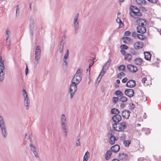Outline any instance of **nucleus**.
I'll return each instance as SVG.
<instances>
[{
    "mask_svg": "<svg viewBox=\"0 0 161 161\" xmlns=\"http://www.w3.org/2000/svg\"><path fill=\"white\" fill-rule=\"evenodd\" d=\"M30 146L31 151L33 152L36 158H38V155L37 152L36 151V148L34 145L31 144H30Z\"/></svg>",
    "mask_w": 161,
    "mask_h": 161,
    "instance_id": "a211bd4d",
    "label": "nucleus"
},
{
    "mask_svg": "<svg viewBox=\"0 0 161 161\" xmlns=\"http://www.w3.org/2000/svg\"><path fill=\"white\" fill-rule=\"evenodd\" d=\"M117 23L119 24V26L117 28V30H118L119 28H122L123 27L124 24L122 21H121L120 18L118 17L117 19L116 20Z\"/></svg>",
    "mask_w": 161,
    "mask_h": 161,
    "instance_id": "b1692460",
    "label": "nucleus"
},
{
    "mask_svg": "<svg viewBox=\"0 0 161 161\" xmlns=\"http://www.w3.org/2000/svg\"><path fill=\"white\" fill-rule=\"evenodd\" d=\"M127 68L129 71L133 73H136L137 70V67L132 64H128L127 66Z\"/></svg>",
    "mask_w": 161,
    "mask_h": 161,
    "instance_id": "9b49d317",
    "label": "nucleus"
},
{
    "mask_svg": "<svg viewBox=\"0 0 161 161\" xmlns=\"http://www.w3.org/2000/svg\"><path fill=\"white\" fill-rule=\"evenodd\" d=\"M137 32L140 34H144L146 32V29L145 26L138 25L136 27Z\"/></svg>",
    "mask_w": 161,
    "mask_h": 161,
    "instance_id": "6e6552de",
    "label": "nucleus"
},
{
    "mask_svg": "<svg viewBox=\"0 0 161 161\" xmlns=\"http://www.w3.org/2000/svg\"><path fill=\"white\" fill-rule=\"evenodd\" d=\"M16 16L17 17L19 14V8L18 5L16 6Z\"/></svg>",
    "mask_w": 161,
    "mask_h": 161,
    "instance_id": "ea45409f",
    "label": "nucleus"
},
{
    "mask_svg": "<svg viewBox=\"0 0 161 161\" xmlns=\"http://www.w3.org/2000/svg\"><path fill=\"white\" fill-rule=\"evenodd\" d=\"M127 80H128V79H127V78L125 77L122 79V81L123 83H125L127 81Z\"/></svg>",
    "mask_w": 161,
    "mask_h": 161,
    "instance_id": "680f3d73",
    "label": "nucleus"
},
{
    "mask_svg": "<svg viewBox=\"0 0 161 161\" xmlns=\"http://www.w3.org/2000/svg\"><path fill=\"white\" fill-rule=\"evenodd\" d=\"M82 77V76H77L76 77L74 76L72 80V84H73V83L74 84V82L77 84H79L81 81Z\"/></svg>",
    "mask_w": 161,
    "mask_h": 161,
    "instance_id": "dca6fc26",
    "label": "nucleus"
},
{
    "mask_svg": "<svg viewBox=\"0 0 161 161\" xmlns=\"http://www.w3.org/2000/svg\"><path fill=\"white\" fill-rule=\"evenodd\" d=\"M111 61V59L110 58H109L107 63L104 65L103 66L104 67H105V70H106L108 69Z\"/></svg>",
    "mask_w": 161,
    "mask_h": 161,
    "instance_id": "cd10ccee",
    "label": "nucleus"
},
{
    "mask_svg": "<svg viewBox=\"0 0 161 161\" xmlns=\"http://www.w3.org/2000/svg\"><path fill=\"white\" fill-rule=\"evenodd\" d=\"M33 25V24H32V25L31 24H30V33L31 36H33V31L31 30L32 26Z\"/></svg>",
    "mask_w": 161,
    "mask_h": 161,
    "instance_id": "603ef678",
    "label": "nucleus"
},
{
    "mask_svg": "<svg viewBox=\"0 0 161 161\" xmlns=\"http://www.w3.org/2000/svg\"><path fill=\"white\" fill-rule=\"evenodd\" d=\"M127 100V98L125 96H121L119 99V101L122 102H126Z\"/></svg>",
    "mask_w": 161,
    "mask_h": 161,
    "instance_id": "f704fd0d",
    "label": "nucleus"
},
{
    "mask_svg": "<svg viewBox=\"0 0 161 161\" xmlns=\"http://www.w3.org/2000/svg\"><path fill=\"white\" fill-rule=\"evenodd\" d=\"M142 34H141V40H143L146 39L147 38V36L144 35H142Z\"/></svg>",
    "mask_w": 161,
    "mask_h": 161,
    "instance_id": "13d9d810",
    "label": "nucleus"
},
{
    "mask_svg": "<svg viewBox=\"0 0 161 161\" xmlns=\"http://www.w3.org/2000/svg\"><path fill=\"white\" fill-rule=\"evenodd\" d=\"M23 92L24 98L25 105L26 107V109L28 110L30 104V101L27 92L24 89H23Z\"/></svg>",
    "mask_w": 161,
    "mask_h": 161,
    "instance_id": "423d86ee",
    "label": "nucleus"
},
{
    "mask_svg": "<svg viewBox=\"0 0 161 161\" xmlns=\"http://www.w3.org/2000/svg\"><path fill=\"white\" fill-rule=\"evenodd\" d=\"M76 73H77V74H78V75H82V74L81 72L80 69H79L76 72Z\"/></svg>",
    "mask_w": 161,
    "mask_h": 161,
    "instance_id": "774afa93",
    "label": "nucleus"
},
{
    "mask_svg": "<svg viewBox=\"0 0 161 161\" xmlns=\"http://www.w3.org/2000/svg\"><path fill=\"white\" fill-rule=\"evenodd\" d=\"M112 152L111 150H108L106 152V153L105 154V159L108 160L111 158V156L112 154Z\"/></svg>",
    "mask_w": 161,
    "mask_h": 161,
    "instance_id": "6ab92c4d",
    "label": "nucleus"
},
{
    "mask_svg": "<svg viewBox=\"0 0 161 161\" xmlns=\"http://www.w3.org/2000/svg\"><path fill=\"white\" fill-rule=\"evenodd\" d=\"M74 26L75 28V33H77L78 31L79 23L78 20H74Z\"/></svg>",
    "mask_w": 161,
    "mask_h": 161,
    "instance_id": "5701e85b",
    "label": "nucleus"
},
{
    "mask_svg": "<svg viewBox=\"0 0 161 161\" xmlns=\"http://www.w3.org/2000/svg\"><path fill=\"white\" fill-rule=\"evenodd\" d=\"M80 133L76 138V141H80Z\"/></svg>",
    "mask_w": 161,
    "mask_h": 161,
    "instance_id": "052dcab7",
    "label": "nucleus"
},
{
    "mask_svg": "<svg viewBox=\"0 0 161 161\" xmlns=\"http://www.w3.org/2000/svg\"><path fill=\"white\" fill-rule=\"evenodd\" d=\"M104 72H100L99 75V76L100 77V79H99V80L98 81V83H99L102 77L104 75Z\"/></svg>",
    "mask_w": 161,
    "mask_h": 161,
    "instance_id": "3c124183",
    "label": "nucleus"
},
{
    "mask_svg": "<svg viewBox=\"0 0 161 161\" xmlns=\"http://www.w3.org/2000/svg\"><path fill=\"white\" fill-rule=\"evenodd\" d=\"M114 94L115 95L118 97L121 96L123 95V92L119 90L116 91L114 92Z\"/></svg>",
    "mask_w": 161,
    "mask_h": 161,
    "instance_id": "7c9ffc66",
    "label": "nucleus"
},
{
    "mask_svg": "<svg viewBox=\"0 0 161 161\" xmlns=\"http://www.w3.org/2000/svg\"><path fill=\"white\" fill-rule=\"evenodd\" d=\"M40 52H35V59L36 60V61L35 62L34 64L36 65L39 63L38 59L40 58Z\"/></svg>",
    "mask_w": 161,
    "mask_h": 161,
    "instance_id": "412c9836",
    "label": "nucleus"
},
{
    "mask_svg": "<svg viewBox=\"0 0 161 161\" xmlns=\"http://www.w3.org/2000/svg\"><path fill=\"white\" fill-rule=\"evenodd\" d=\"M129 107L130 110H133L135 108V105L132 103H130L129 104Z\"/></svg>",
    "mask_w": 161,
    "mask_h": 161,
    "instance_id": "79ce46f5",
    "label": "nucleus"
},
{
    "mask_svg": "<svg viewBox=\"0 0 161 161\" xmlns=\"http://www.w3.org/2000/svg\"><path fill=\"white\" fill-rule=\"evenodd\" d=\"M122 117L121 115L119 114H115L112 118V120L114 122L112 124V126L113 129H115V126H117L118 123L121 120Z\"/></svg>",
    "mask_w": 161,
    "mask_h": 161,
    "instance_id": "7ed1b4c3",
    "label": "nucleus"
},
{
    "mask_svg": "<svg viewBox=\"0 0 161 161\" xmlns=\"http://www.w3.org/2000/svg\"><path fill=\"white\" fill-rule=\"evenodd\" d=\"M136 85L135 80H129L126 83V86L130 88H133Z\"/></svg>",
    "mask_w": 161,
    "mask_h": 161,
    "instance_id": "4468645a",
    "label": "nucleus"
},
{
    "mask_svg": "<svg viewBox=\"0 0 161 161\" xmlns=\"http://www.w3.org/2000/svg\"><path fill=\"white\" fill-rule=\"evenodd\" d=\"M0 129L2 134L4 137L7 136L6 126L3 117L0 115Z\"/></svg>",
    "mask_w": 161,
    "mask_h": 161,
    "instance_id": "f257e3e1",
    "label": "nucleus"
},
{
    "mask_svg": "<svg viewBox=\"0 0 161 161\" xmlns=\"http://www.w3.org/2000/svg\"><path fill=\"white\" fill-rule=\"evenodd\" d=\"M79 13H78L76 14L75 16L74 20H78V17L79 16Z\"/></svg>",
    "mask_w": 161,
    "mask_h": 161,
    "instance_id": "69168bd1",
    "label": "nucleus"
},
{
    "mask_svg": "<svg viewBox=\"0 0 161 161\" xmlns=\"http://www.w3.org/2000/svg\"><path fill=\"white\" fill-rule=\"evenodd\" d=\"M122 39H125L126 41L128 42L129 43L131 41V38L128 37L126 36V37H123Z\"/></svg>",
    "mask_w": 161,
    "mask_h": 161,
    "instance_id": "8fccbe9b",
    "label": "nucleus"
},
{
    "mask_svg": "<svg viewBox=\"0 0 161 161\" xmlns=\"http://www.w3.org/2000/svg\"><path fill=\"white\" fill-rule=\"evenodd\" d=\"M78 84L74 82V84H72V80H71V83L70 85L69 92L70 93V98L72 99L75 94V92L76 91L77 86V85Z\"/></svg>",
    "mask_w": 161,
    "mask_h": 161,
    "instance_id": "20e7f679",
    "label": "nucleus"
},
{
    "mask_svg": "<svg viewBox=\"0 0 161 161\" xmlns=\"http://www.w3.org/2000/svg\"><path fill=\"white\" fill-rule=\"evenodd\" d=\"M136 2L139 5H145L147 2L145 0H136Z\"/></svg>",
    "mask_w": 161,
    "mask_h": 161,
    "instance_id": "72a5a7b5",
    "label": "nucleus"
},
{
    "mask_svg": "<svg viewBox=\"0 0 161 161\" xmlns=\"http://www.w3.org/2000/svg\"><path fill=\"white\" fill-rule=\"evenodd\" d=\"M118 129H117V126H115V129H114L115 131H124V130L127 128V125L125 122L122 121L121 123H118L117 124Z\"/></svg>",
    "mask_w": 161,
    "mask_h": 161,
    "instance_id": "39448f33",
    "label": "nucleus"
},
{
    "mask_svg": "<svg viewBox=\"0 0 161 161\" xmlns=\"http://www.w3.org/2000/svg\"><path fill=\"white\" fill-rule=\"evenodd\" d=\"M123 143L125 147H129L130 144L131 143V140H124L123 141Z\"/></svg>",
    "mask_w": 161,
    "mask_h": 161,
    "instance_id": "2f4dec72",
    "label": "nucleus"
},
{
    "mask_svg": "<svg viewBox=\"0 0 161 161\" xmlns=\"http://www.w3.org/2000/svg\"><path fill=\"white\" fill-rule=\"evenodd\" d=\"M119 158L121 160L125 161L128 160V155L124 153H119Z\"/></svg>",
    "mask_w": 161,
    "mask_h": 161,
    "instance_id": "2eb2a0df",
    "label": "nucleus"
},
{
    "mask_svg": "<svg viewBox=\"0 0 161 161\" xmlns=\"http://www.w3.org/2000/svg\"><path fill=\"white\" fill-rule=\"evenodd\" d=\"M143 47V43L142 42H137L134 44V47L136 49H140L142 48Z\"/></svg>",
    "mask_w": 161,
    "mask_h": 161,
    "instance_id": "ddd939ff",
    "label": "nucleus"
},
{
    "mask_svg": "<svg viewBox=\"0 0 161 161\" xmlns=\"http://www.w3.org/2000/svg\"><path fill=\"white\" fill-rule=\"evenodd\" d=\"M69 55V50L68 49H67L66 52L64 55L63 59H67L68 58Z\"/></svg>",
    "mask_w": 161,
    "mask_h": 161,
    "instance_id": "58836bf2",
    "label": "nucleus"
},
{
    "mask_svg": "<svg viewBox=\"0 0 161 161\" xmlns=\"http://www.w3.org/2000/svg\"><path fill=\"white\" fill-rule=\"evenodd\" d=\"M131 34V32L129 31H127L125 32L124 35L126 36H129Z\"/></svg>",
    "mask_w": 161,
    "mask_h": 161,
    "instance_id": "6e6d98bb",
    "label": "nucleus"
},
{
    "mask_svg": "<svg viewBox=\"0 0 161 161\" xmlns=\"http://www.w3.org/2000/svg\"><path fill=\"white\" fill-rule=\"evenodd\" d=\"M140 9L137 8V7L134 6L133 5H131L130 6L129 9L130 11L134 10H138Z\"/></svg>",
    "mask_w": 161,
    "mask_h": 161,
    "instance_id": "c9c22d12",
    "label": "nucleus"
},
{
    "mask_svg": "<svg viewBox=\"0 0 161 161\" xmlns=\"http://www.w3.org/2000/svg\"><path fill=\"white\" fill-rule=\"evenodd\" d=\"M119 100V98L118 97H114L112 99V101L114 103L116 104Z\"/></svg>",
    "mask_w": 161,
    "mask_h": 161,
    "instance_id": "4c0bfd02",
    "label": "nucleus"
},
{
    "mask_svg": "<svg viewBox=\"0 0 161 161\" xmlns=\"http://www.w3.org/2000/svg\"><path fill=\"white\" fill-rule=\"evenodd\" d=\"M5 36L6 37V41L8 42V40L10 36V32L8 30H7L5 32Z\"/></svg>",
    "mask_w": 161,
    "mask_h": 161,
    "instance_id": "c85d7f7f",
    "label": "nucleus"
},
{
    "mask_svg": "<svg viewBox=\"0 0 161 161\" xmlns=\"http://www.w3.org/2000/svg\"><path fill=\"white\" fill-rule=\"evenodd\" d=\"M66 38V36H64V37H62V39H60V42L59 43V44H61H61H64L65 43V40Z\"/></svg>",
    "mask_w": 161,
    "mask_h": 161,
    "instance_id": "de8ad7c7",
    "label": "nucleus"
},
{
    "mask_svg": "<svg viewBox=\"0 0 161 161\" xmlns=\"http://www.w3.org/2000/svg\"><path fill=\"white\" fill-rule=\"evenodd\" d=\"M140 10H141L140 9H139L138 10H137L138 12V13L137 14V16H142V13L141 12H140Z\"/></svg>",
    "mask_w": 161,
    "mask_h": 161,
    "instance_id": "e2e57ef3",
    "label": "nucleus"
},
{
    "mask_svg": "<svg viewBox=\"0 0 161 161\" xmlns=\"http://www.w3.org/2000/svg\"><path fill=\"white\" fill-rule=\"evenodd\" d=\"M124 93L125 95L130 98L134 96V91L132 89H126Z\"/></svg>",
    "mask_w": 161,
    "mask_h": 161,
    "instance_id": "0eeeda50",
    "label": "nucleus"
},
{
    "mask_svg": "<svg viewBox=\"0 0 161 161\" xmlns=\"http://www.w3.org/2000/svg\"><path fill=\"white\" fill-rule=\"evenodd\" d=\"M141 11L142 12H146L147 11V10L144 7H142L141 8Z\"/></svg>",
    "mask_w": 161,
    "mask_h": 161,
    "instance_id": "338daca9",
    "label": "nucleus"
},
{
    "mask_svg": "<svg viewBox=\"0 0 161 161\" xmlns=\"http://www.w3.org/2000/svg\"><path fill=\"white\" fill-rule=\"evenodd\" d=\"M134 62L136 64L140 65L143 63L142 59L140 58H136L134 60Z\"/></svg>",
    "mask_w": 161,
    "mask_h": 161,
    "instance_id": "4be33fe9",
    "label": "nucleus"
},
{
    "mask_svg": "<svg viewBox=\"0 0 161 161\" xmlns=\"http://www.w3.org/2000/svg\"><path fill=\"white\" fill-rule=\"evenodd\" d=\"M64 44H62L61 43V44H59V51L60 53H61L63 51L64 47Z\"/></svg>",
    "mask_w": 161,
    "mask_h": 161,
    "instance_id": "a19ab883",
    "label": "nucleus"
},
{
    "mask_svg": "<svg viewBox=\"0 0 161 161\" xmlns=\"http://www.w3.org/2000/svg\"><path fill=\"white\" fill-rule=\"evenodd\" d=\"M120 113L119 110L117 108H113L111 109V114H119Z\"/></svg>",
    "mask_w": 161,
    "mask_h": 161,
    "instance_id": "a878e982",
    "label": "nucleus"
},
{
    "mask_svg": "<svg viewBox=\"0 0 161 161\" xmlns=\"http://www.w3.org/2000/svg\"><path fill=\"white\" fill-rule=\"evenodd\" d=\"M25 74L26 75H27L29 72V69L27 66H26V67L25 69Z\"/></svg>",
    "mask_w": 161,
    "mask_h": 161,
    "instance_id": "0e129e2a",
    "label": "nucleus"
},
{
    "mask_svg": "<svg viewBox=\"0 0 161 161\" xmlns=\"http://www.w3.org/2000/svg\"><path fill=\"white\" fill-rule=\"evenodd\" d=\"M125 74L123 72H121L119 73L117 75V78L119 79H122V76L123 75L124 76H125Z\"/></svg>",
    "mask_w": 161,
    "mask_h": 161,
    "instance_id": "37998d69",
    "label": "nucleus"
},
{
    "mask_svg": "<svg viewBox=\"0 0 161 161\" xmlns=\"http://www.w3.org/2000/svg\"><path fill=\"white\" fill-rule=\"evenodd\" d=\"M109 134L110 135V136H111V137H112V138H113V139L114 140V141L115 142V141L117 140L118 139V138L117 136H114L112 133H109Z\"/></svg>",
    "mask_w": 161,
    "mask_h": 161,
    "instance_id": "49530a36",
    "label": "nucleus"
},
{
    "mask_svg": "<svg viewBox=\"0 0 161 161\" xmlns=\"http://www.w3.org/2000/svg\"><path fill=\"white\" fill-rule=\"evenodd\" d=\"M66 121V118L65 115L64 114H62L61 115V122L62 129L64 130H66L67 126L65 123Z\"/></svg>",
    "mask_w": 161,
    "mask_h": 161,
    "instance_id": "9d476101",
    "label": "nucleus"
},
{
    "mask_svg": "<svg viewBox=\"0 0 161 161\" xmlns=\"http://www.w3.org/2000/svg\"><path fill=\"white\" fill-rule=\"evenodd\" d=\"M118 69L119 70H122L124 72L126 71L125 66L123 64L120 65L118 66Z\"/></svg>",
    "mask_w": 161,
    "mask_h": 161,
    "instance_id": "c756f323",
    "label": "nucleus"
},
{
    "mask_svg": "<svg viewBox=\"0 0 161 161\" xmlns=\"http://www.w3.org/2000/svg\"><path fill=\"white\" fill-rule=\"evenodd\" d=\"M130 52L133 54H135L136 53V52L135 50L133 48L131 49Z\"/></svg>",
    "mask_w": 161,
    "mask_h": 161,
    "instance_id": "bf43d9fd",
    "label": "nucleus"
},
{
    "mask_svg": "<svg viewBox=\"0 0 161 161\" xmlns=\"http://www.w3.org/2000/svg\"><path fill=\"white\" fill-rule=\"evenodd\" d=\"M130 110L125 109L122 111V115L123 118L128 119L130 116Z\"/></svg>",
    "mask_w": 161,
    "mask_h": 161,
    "instance_id": "1a4fd4ad",
    "label": "nucleus"
},
{
    "mask_svg": "<svg viewBox=\"0 0 161 161\" xmlns=\"http://www.w3.org/2000/svg\"><path fill=\"white\" fill-rule=\"evenodd\" d=\"M10 40H9L8 42H6L7 44L6 45V47H7V49H8V51H9L10 49Z\"/></svg>",
    "mask_w": 161,
    "mask_h": 161,
    "instance_id": "09e8293b",
    "label": "nucleus"
},
{
    "mask_svg": "<svg viewBox=\"0 0 161 161\" xmlns=\"http://www.w3.org/2000/svg\"><path fill=\"white\" fill-rule=\"evenodd\" d=\"M90 157V153L87 151L83 157V161H87Z\"/></svg>",
    "mask_w": 161,
    "mask_h": 161,
    "instance_id": "393cba45",
    "label": "nucleus"
},
{
    "mask_svg": "<svg viewBox=\"0 0 161 161\" xmlns=\"http://www.w3.org/2000/svg\"><path fill=\"white\" fill-rule=\"evenodd\" d=\"M120 47L123 50H127L129 48L125 44L122 45Z\"/></svg>",
    "mask_w": 161,
    "mask_h": 161,
    "instance_id": "c03bdc74",
    "label": "nucleus"
},
{
    "mask_svg": "<svg viewBox=\"0 0 161 161\" xmlns=\"http://www.w3.org/2000/svg\"><path fill=\"white\" fill-rule=\"evenodd\" d=\"M111 61V59L110 58H109L107 63L104 65L103 66L104 67H105V70H106L108 69Z\"/></svg>",
    "mask_w": 161,
    "mask_h": 161,
    "instance_id": "bb28decb",
    "label": "nucleus"
},
{
    "mask_svg": "<svg viewBox=\"0 0 161 161\" xmlns=\"http://www.w3.org/2000/svg\"><path fill=\"white\" fill-rule=\"evenodd\" d=\"M109 142L111 145H113L115 143L114 140L113 139V138L111 137V136L109 138Z\"/></svg>",
    "mask_w": 161,
    "mask_h": 161,
    "instance_id": "a18cd8bd",
    "label": "nucleus"
},
{
    "mask_svg": "<svg viewBox=\"0 0 161 161\" xmlns=\"http://www.w3.org/2000/svg\"><path fill=\"white\" fill-rule=\"evenodd\" d=\"M94 59L95 58H93L92 60V62L90 63L89 65V66L88 68V69H87V71H88V69H89V75H90V71H91V67L92 66V65L94 64Z\"/></svg>",
    "mask_w": 161,
    "mask_h": 161,
    "instance_id": "e433bc0d",
    "label": "nucleus"
},
{
    "mask_svg": "<svg viewBox=\"0 0 161 161\" xmlns=\"http://www.w3.org/2000/svg\"><path fill=\"white\" fill-rule=\"evenodd\" d=\"M41 48L39 46H37L36 52H41Z\"/></svg>",
    "mask_w": 161,
    "mask_h": 161,
    "instance_id": "864d4df0",
    "label": "nucleus"
},
{
    "mask_svg": "<svg viewBox=\"0 0 161 161\" xmlns=\"http://www.w3.org/2000/svg\"><path fill=\"white\" fill-rule=\"evenodd\" d=\"M120 146L118 144H115L114 145L111 147L110 149L113 152L116 153L118 152L120 149Z\"/></svg>",
    "mask_w": 161,
    "mask_h": 161,
    "instance_id": "f3484780",
    "label": "nucleus"
},
{
    "mask_svg": "<svg viewBox=\"0 0 161 161\" xmlns=\"http://www.w3.org/2000/svg\"><path fill=\"white\" fill-rule=\"evenodd\" d=\"M138 34L136 33V32H133L132 33V36L134 38H136Z\"/></svg>",
    "mask_w": 161,
    "mask_h": 161,
    "instance_id": "5fc2aeb1",
    "label": "nucleus"
},
{
    "mask_svg": "<svg viewBox=\"0 0 161 161\" xmlns=\"http://www.w3.org/2000/svg\"><path fill=\"white\" fill-rule=\"evenodd\" d=\"M152 3H157L158 0H147Z\"/></svg>",
    "mask_w": 161,
    "mask_h": 161,
    "instance_id": "4d7b16f0",
    "label": "nucleus"
},
{
    "mask_svg": "<svg viewBox=\"0 0 161 161\" xmlns=\"http://www.w3.org/2000/svg\"><path fill=\"white\" fill-rule=\"evenodd\" d=\"M145 59L147 60H151V54L149 52H144Z\"/></svg>",
    "mask_w": 161,
    "mask_h": 161,
    "instance_id": "aec40b11",
    "label": "nucleus"
},
{
    "mask_svg": "<svg viewBox=\"0 0 161 161\" xmlns=\"http://www.w3.org/2000/svg\"><path fill=\"white\" fill-rule=\"evenodd\" d=\"M4 60L0 57V80L3 81L4 78L5 67L4 65Z\"/></svg>",
    "mask_w": 161,
    "mask_h": 161,
    "instance_id": "f03ea898",
    "label": "nucleus"
},
{
    "mask_svg": "<svg viewBox=\"0 0 161 161\" xmlns=\"http://www.w3.org/2000/svg\"><path fill=\"white\" fill-rule=\"evenodd\" d=\"M146 20L142 18H139L136 20L138 25L145 26L147 24Z\"/></svg>",
    "mask_w": 161,
    "mask_h": 161,
    "instance_id": "f8f14e48",
    "label": "nucleus"
},
{
    "mask_svg": "<svg viewBox=\"0 0 161 161\" xmlns=\"http://www.w3.org/2000/svg\"><path fill=\"white\" fill-rule=\"evenodd\" d=\"M131 55L130 53H127L125 55V60H127L129 61H130L131 59Z\"/></svg>",
    "mask_w": 161,
    "mask_h": 161,
    "instance_id": "473e14b6",
    "label": "nucleus"
}]
</instances>
